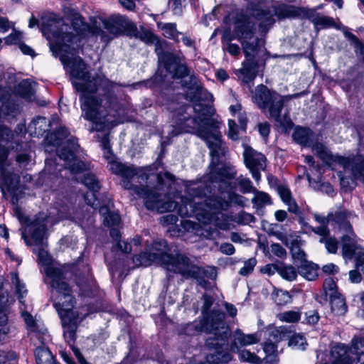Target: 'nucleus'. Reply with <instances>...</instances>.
Returning <instances> with one entry per match:
<instances>
[{"label": "nucleus", "mask_w": 364, "mask_h": 364, "mask_svg": "<svg viewBox=\"0 0 364 364\" xmlns=\"http://www.w3.org/2000/svg\"><path fill=\"white\" fill-rule=\"evenodd\" d=\"M60 60L73 78V85L82 92L80 100L82 117L93 123L92 131L100 132L107 127L116 126L120 108L117 97L107 94L103 99H99L88 94L95 93L99 86L112 89L117 84L107 78L91 77L90 73L86 70V65L79 56L63 55Z\"/></svg>", "instance_id": "nucleus-1"}, {"label": "nucleus", "mask_w": 364, "mask_h": 364, "mask_svg": "<svg viewBox=\"0 0 364 364\" xmlns=\"http://www.w3.org/2000/svg\"><path fill=\"white\" fill-rule=\"evenodd\" d=\"M111 171L122 177L121 184L125 189L132 190L136 195L144 198L146 208L156 210L160 213L176 209L177 203L169 199L165 200L166 196H163L161 193L157 192L159 190L158 186L154 189H150L147 185L144 186L149 178L146 168L119 162L112 164Z\"/></svg>", "instance_id": "nucleus-2"}, {"label": "nucleus", "mask_w": 364, "mask_h": 364, "mask_svg": "<svg viewBox=\"0 0 364 364\" xmlns=\"http://www.w3.org/2000/svg\"><path fill=\"white\" fill-rule=\"evenodd\" d=\"M153 248L156 252H144L133 257V262L136 266L147 267L152 263L163 266L168 271L180 274L186 279L193 278L200 284L205 279H214L215 274L213 269L210 271L199 267L191 261L186 255L177 254L171 255L164 253L166 250L165 241L154 242Z\"/></svg>", "instance_id": "nucleus-3"}, {"label": "nucleus", "mask_w": 364, "mask_h": 364, "mask_svg": "<svg viewBox=\"0 0 364 364\" xmlns=\"http://www.w3.org/2000/svg\"><path fill=\"white\" fill-rule=\"evenodd\" d=\"M214 316L215 321H213L214 318L207 317L199 321L187 323L181 328V333L187 336H194L200 332H206L213 336L206 340V345L215 351L208 355L207 361L203 364H223L232 359L231 355L224 350L228 348L227 340L231 334L230 328L223 321L225 314L215 313Z\"/></svg>", "instance_id": "nucleus-4"}, {"label": "nucleus", "mask_w": 364, "mask_h": 364, "mask_svg": "<svg viewBox=\"0 0 364 364\" xmlns=\"http://www.w3.org/2000/svg\"><path fill=\"white\" fill-rule=\"evenodd\" d=\"M189 108L188 106H182L174 111L176 125L173 129V135L195 132L207 143L213 154H218L222 147L221 134L218 130V122L205 116V107L201 104H196L193 107L195 112L198 114L196 117H190L187 112Z\"/></svg>", "instance_id": "nucleus-5"}, {"label": "nucleus", "mask_w": 364, "mask_h": 364, "mask_svg": "<svg viewBox=\"0 0 364 364\" xmlns=\"http://www.w3.org/2000/svg\"><path fill=\"white\" fill-rule=\"evenodd\" d=\"M46 273V282L50 284L54 306L62 320L64 338L72 346L75 340L77 329V317L73 311L75 300L73 296L72 287L63 279V273L60 269L48 268Z\"/></svg>", "instance_id": "nucleus-6"}, {"label": "nucleus", "mask_w": 364, "mask_h": 364, "mask_svg": "<svg viewBox=\"0 0 364 364\" xmlns=\"http://www.w3.org/2000/svg\"><path fill=\"white\" fill-rule=\"evenodd\" d=\"M210 191L207 186L200 184L190 189V195L193 199L182 200L183 203L178 207V213L181 217H191L196 215L198 220L203 223H214L218 225V221L224 216L223 211L228 208V200L225 196H207Z\"/></svg>", "instance_id": "nucleus-7"}, {"label": "nucleus", "mask_w": 364, "mask_h": 364, "mask_svg": "<svg viewBox=\"0 0 364 364\" xmlns=\"http://www.w3.org/2000/svg\"><path fill=\"white\" fill-rule=\"evenodd\" d=\"M256 27L252 19L249 17H244L237 19L235 22L234 35L237 39L243 49L246 60L242 63V67L257 71V63L252 54L256 52L259 43V39L255 36Z\"/></svg>", "instance_id": "nucleus-8"}, {"label": "nucleus", "mask_w": 364, "mask_h": 364, "mask_svg": "<svg viewBox=\"0 0 364 364\" xmlns=\"http://www.w3.org/2000/svg\"><path fill=\"white\" fill-rule=\"evenodd\" d=\"M252 100L270 119H274L283 127H288L291 125L289 118L284 117V122H282L281 112L284 107V97L276 91L262 84L259 85L255 88Z\"/></svg>", "instance_id": "nucleus-9"}, {"label": "nucleus", "mask_w": 364, "mask_h": 364, "mask_svg": "<svg viewBox=\"0 0 364 364\" xmlns=\"http://www.w3.org/2000/svg\"><path fill=\"white\" fill-rule=\"evenodd\" d=\"M46 225L47 218L46 215L43 213H40L36 218L31 223L28 230V231L31 232V238L36 245L34 252L38 254V259L45 266V282L50 287V284L46 282L48 279L46 270L48 268H55L62 272L63 279L68 283L65 277V272L60 267L49 265L51 259L48 251L46 250L48 246L46 242Z\"/></svg>", "instance_id": "nucleus-10"}, {"label": "nucleus", "mask_w": 364, "mask_h": 364, "mask_svg": "<svg viewBox=\"0 0 364 364\" xmlns=\"http://www.w3.org/2000/svg\"><path fill=\"white\" fill-rule=\"evenodd\" d=\"M225 146L222 144V147L219 150L218 153L213 154L210 151V155L212 156V161L210 165V182L214 183H218V188L220 191V195L213 194L215 196H225V198L228 200V207L230 206V201L232 200L234 196L232 192L231 184L228 181V179L235 178L236 172L234 168L230 166H225L221 164H215L218 161V157L220 154L224 153Z\"/></svg>", "instance_id": "nucleus-11"}, {"label": "nucleus", "mask_w": 364, "mask_h": 364, "mask_svg": "<svg viewBox=\"0 0 364 364\" xmlns=\"http://www.w3.org/2000/svg\"><path fill=\"white\" fill-rule=\"evenodd\" d=\"M297 15L295 8L292 6L284 4L282 3H275L268 11L255 10L252 13V16L243 15L238 19L244 17L251 18L254 23L255 20L259 21V31L261 33H266L274 25L276 16L278 20L289 18ZM256 25V23H255Z\"/></svg>", "instance_id": "nucleus-12"}, {"label": "nucleus", "mask_w": 364, "mask_h": 364, "mask_svg": "<svg viewBox=\"0 0 364 364\" xmlns=\"http://www.w3.org/2000/svg\"><path fill=\"white\" fill-rule=\"evenodd\" d=\"M330 361L331 364H364V337L353 338L350 350L342 343L333 346Z\"/></svg>", "instance_id": "nucleus-13"}, {"label": "nucleus", "mask_w": 364, "mask_h": 364, "mask_svg": "<svg viewBox=\"0 0 364 364\" xmlns=\"http://www.w3.org/2000/svg\"><path fill=\"white\" fill-rule=\"evenodd\" d=\"M8 156L7 149L0 144V189L4 198L8 199L9 193L11 195V203L16 204L19 199L16 192L18 188L20 177L8 169Z\"/></svg>", "instance_id": "nucleus-14"}, {"label": "nucleus", "mask_w": 364, "mask_h": 364, "mask_svg": "<svg viewBox=\"0 0 364 364\" xmlns=\"http://www.w3.org/2000/svg\"><path fill=\"white\" fill-rule=\"evenodd\" d=\"M99 20L107 31L93 27L91 32L93 35L100 36L102 41L107 43L123 34L132 26L129 20L120 14H112L107 18L100 17Z\"/></svg>", "instance_id": "nucleus-15"}, {"label": "nucleus", "mask_w": 364, "mask_h": 364, "mask_svg": "<svg viewBox=\"0 0 364 364\" xmlns=\"http://www.w3.org/2000/svg\"><path fill=\"white\" fill-rule=\"evenodd\" d=\"M70 27L61 18H53L41 26L42 33L49 41H54L60 48L73 41L75 35L69 31Z\"/></svg>", "instance_id": "nucleus-16"}, {"label": "nucleus", "mask_w": 364, "mask_h": 364, "mask_svg": "<svg viewBox=\"0 0 364 364\" xmlns=\"http://www.w3.org/2000/svg\"><path fill=\"white\" fill-rule=\"evenodd\" d=\"M243 158L246 167L250 170L253 178L258 181L261 178L260 171L266 167V158L247 144H243Z\"/></svg>", "instance_id": "nucleus-17"}, {"label": "nucleus", "mask_w": 364, "mask_h": 364, "mask_svg": "<svg viewBox=\"0 0 364 364\" xmlns=\"http://www.w3.org/2000/svg\"><path fill=\"white\" fill-rule=\"evenodd\" d=\"M78 148V144L75 139L66 141V144L57 150V154L60 159L68 163V168L73 173H78L85 168L83 162L75 159V152Z\"/></svg>", "instance_id": "nucleus-18"}, {"label": "nucleus", "mask_w": 364, "mask_h": 364, "mask_svg": "<svg viewBox=\"0 0 364 364\" xmlns=\"http://www.w3.org/2000/svg\"><path fill=\"white\" fill-rule=\"evenodd\" d=\"M233 336L234 340L230 346L231 351H238L239 347L250 346L259 342L257 334H245L240 329H237Z\"/></svg>", "instance_id": "nucleus-19"}, {"label": "nucleus", "mask_w": 364, "mask_h": 364, "mask_svg": "<svg viewBox=\"0 0 364 364\" xmlns=\"http://www.w3.org/2000/svg\"><path fill=\"white\" fill-rule=\"evenodd\" d=\"M167 61L165 62V67L170 73H173V77L183 78L189 75L188 68L185 64L178 63V58L171 53L167 55Z\"/></svg>", "instance_id": "nucleus-20"}, {"label": "nucleus", "mask_w": 364, "mask_h": 364, "mask_svg": "<svg viewBox=\"0 0 364 364\" xmlns=\"http://www.w3.org/2000/svg\"><path fill=\"white\" fill-rule=\"evenodd\" d=\"M346 168L351 170L353 176L356 178L364 180V159L358 156L352 160L350 159L341 158L340 160Z\"/></svg>", "instance_id": "nucleus-21"}, {"label": "nucleus", "mask_w": 364, "mask_h": 364, "mask_svg": "<svg viewBox=\"0 0 364 364\" xmlns=\"http://www.w3.org/2000/svg\"><path fill=\"white\" fill-rule=\"evenodd\" d=\"M342 255L345 259H351L353 257L356 249L355 235L353 232L350 234H344L341 237Z\"/></svg>", "instance_id": "nucleus-22"}, {"label": "nucleus", "mask_w": 364, "mask_h": 364, "mask_svg": "<svg viewBox=\"0 0 364 364\" xmlns=\"http://www.w3.org/2000/svg\"><path fill=\"white\" fill-rule=\"evenodd\" d=\"M292 137L294 140L305 146H311L314 140V133L306 128L297 127L295 129Z\"/></svg>", "instance_id": "nucleus-23"}, {"label": "nucleus", "mask_w": 364, "mask_h": 364, "mask_svg": "<svg viewBox=\"0 0 364 364\" xmlns=\"http://www.w3.org/2000/svg\"><path fill=\"white\" fill-rule=\"evenodd\" d=\"M285 244L287 246L289 247L294 258L301 260V262L306 260V254L301 249L304 241L299 236L291 237L289 241H286Z\"/></svg>", "instance_id": "nucleus-24"}, {"label": "nucleus", "mask_w": 364, "mask_h": 364, "mask_svg": "<svg viewBox=\"0 0 364 364\" xmlns=\"http://www.w3.org/2000/svg\"><path fill=\"white\" fill-rule=\"evenodd\" d=\"M318 267L313 262L304 260L299 267V274L307 280L312 281L318 277Z\"/></svg>", "instance_id": "nucleus-25"}, {"label": "nucleus", "mask_w": 364, "mask_h": 364, "mask_svg": "<svg viewBox=\"0 0 364 364\" xmlns=\"http://www.w3.org/2000/svg\"><path fill=\"white\" fill-rule=\"evenodd\" d=\"M157 26L161 31L162 35L164 37L173 40L177 43L180 41L178 36L183 35V33L177 30L175 23L158 22Z\"/></svg>", "instance_id": "nucleus-26"}, {"label": "nucleus", "mask_w": 364, "mask_h": 364, "mask_svg": "<svg viewBox=\"0 0 364 364\" xmlns=\"http://www.w3.org/2000/svg\"><path fill=\"white\" fill-rule=\"evenodd\" d=\"M340 230L345 231L346 234H350L353 232L352 226L350 224L347 213L344 211L336 212L332 213V220Z\"/></svg>", "instance_id": "nucleus-27"}, {"label": "nucleus", "mask_w": 364, "mask_h": 364, "mask_svg": "<svg viewBox=\"0 0 364 364\" xmlns=\"http://www.w3.org/2000/svg\"><path fill=\"white\" fill-rule=\"evenodd\" d=\"M34 355L36 364H55V359L52 353L44 346L36 348Z\"/></svg>", "instance_id": "nucleus-28"}, {"label": "nucleus", "mask_w": 364, "mask_h": 364, "mask_svg": "<svg viewBox=\"0 0 364 364\" xmlns=\"http://www.w3.org/2000/svg\"><path fill=\"white\" fill-rule=\"evenodd\" d=\"M104 218L103 223L108 227H115L120 223V216L116 212H111L107 206H102L99 210Z\"/></svg>", "instance_id": "nucleus-29"}, {"label": "nucleus", "mask_w": 364, "mask_h": 364, "mask_svg": "<svg viewBox=\"0 0 364 364\" xmlns=\"http://www.w3.org/2000/svg\"><path fill=\"white\" fill-rule=\"evenodd\" d=\"M100 146L102 148L104 153V157L107 161L108 167L109 171H111V166L112 164H118L119 162L116 160V156L113 154L112 150L111 149L109 138L108 134H105L100 140Z\"/></svg>", "instance_id": "nucleus-30"}, {"label": "nucleus", "mask_w": 364, "mask_h": 364, "mask_svg": "<svg viewBox=\"0 0 364 364\" xmlns=\"http://www.w3.org/2000/svg\"><path fill=\"white\" fill-rule=\"evenodd\" d=\"M208 92L200 85L195 82V86L191 88L186 93V97L191 101L199 102L206 98Z\"/></svg>", "instance_id": "nucleus-31"}, {"label": "nucleus", "mask_w": 364, "mask_h": 364, "mask_svg": "<svg viewBox=\"0 0 364 364\" xmlns=\"http://www.w3.org/2000/svg\"><path fill=\"white\" fill-rule=\"evenodd\" d=\"M203 300V306L201 309L202 315H203V319H205L207 317L213 318V314L215 313H219V314H223V312H220V311L213 310L212 311H210V309L213 304L214 299L208 295V294H204L202 297ZM213 321H215V317L214 316Z\"/></svg>", "instance_id": "nucleus-32"}, {"label": "nucleus", "mask_w": 364, "mask_h": 364, "mask_svg": "<svg viewBox=\"0 0 364 364\" xmlns=\"http://www.w3.org/2000/svg\"><path fill=\"white\" fill-rule=\"evenodd\" d=\"M301 312L299 310H289L277 314L279 321L285 323H297L300 321Z\"/></svg>", "instance_id": "nucleus-33"}, {"label": "nucleus", "mask_w": 364, "mask_h": 364, "mask_svg": "<svg viewBox=\"0 0 364 364\" xmlns=\"http://www.w3.org/2000/svg\"><path fill=\"white\" fill-rule=\"evenodd\" d=\"M329 298L331 304V310L335 315H343L347 311V306L343 298L336 295Z\"/></svg>", "instance_id": "nucleus-34"}, {"label": "nucleus", "mask_w": 364, "mask_h": 364, "mask_svg": "<svg viewBox=\"0 0 364 364\" xmlns=\"http://www.w3.org/2000/svg\"><path fill=\"white\" fill-rule=\"evenodd\" d=\"M16 92L23 98L30 99L34 94L32 82L28 80L21 81L16 87Z\"/></svg>", "instance_id": "nucleus-35"}, {"label": "nucleus", "mask_w": 364, "mask_h": 364, "mask_svg": "<svg viewBox=\"0 0 364 364\" xmlns=\"http://www.w3.org/2000/svg\"><path fill=\"white\" fill-rule=\"evenodd\" d=\"M278 274L284 279L291 282L296 279L297 271L291 265L279 264Z\"/></svg>", "instance_id": "nucleus-36"}, {"label": "nucleus", "mask_w": 364, "mask_h": 364, "mask_svg": "<svg viewBox=\"0 0 364 364\" xmlns=\"http://www.w3.org/2000/svg\"><path fill=\"white\" fill-rule=\"evenodd\" d=\"M272 297L277 305H286L291 301V296L287 291L274 289Z\"/></svg>", "instance_id": "nucleus-37"}, {"label": "nucleus", "mask_w": 364, "mask_h": 364, "mask_svg": "<svg viewBox=\"0 0 364 364\" xmlns=\"http://www.w3.org/2000/svg\"><path fill=\"white\" fill-rule=\"evenodd\" d=\"M311 21L318 28H325L335 25L332 18L318 14L311 16Z\"/></svg>", "instance_id": "nucleus-38"}, {"label": "nucleus", "mask_w": 364, "mask_h": 364, "mask_svg": "<svg viewBox=\"0 0 364 364\" xmlns=\"http://www.w3.org/2000/svg\"><path fill=\"white\" fill-rule=\"evenodd\" d=\"M312 151L323 161L331 160L332 156L328 149L321 143H316L312 146Z\"/></svg>", "instance_id": "nucleus-39"}, {"label": "nucleus", "mask_w": 364, "mask_h": 364, "mask_svg": "<svg viewBox=\"0 0 364 364\" xmlns=\"http://www.w3.org/2000/svg\"><path fill=\"white\" fill-rule=\"evenodd\" d=\"M82 183L92 192H97L100 189L99 181L92 173H87L84 176Z\"/></svg>", "instance_id": "nucleus-40"}, {"label": "nucleus", "mask_w": 364, "mask_h": 364, "mask_svg": "<svg viewBox=\"0 0 364 364\" xmlns=\"http://www.w3.org/2000/svg\"><path fill=\"white\" fill-rule=\"evenodd\" d=\"M289 346L298 350H305L307 342L305 337L300 333L293 335L289 341Z\"/></svg>", "instance_id": "nucleus-41"}, {"label": "nucleus", "mask_w": 364, "mask_h": 364, "mask_svg": "<svg viewBox=\"0 0 364 364\" xmlns=\"http://www.w3.org/2000/svg\"><path fill=\"white\" fill-rule=\"evenodd\" d=\"M254 193L255 196L252 199V202L255 205L259 207H262L266 205L271 204V199L267 193L264 192L258 191L257 189L256 192H254Z\"/></svg>", "instance_id": "nucleus-42"}, {"label": "nucleus", "mask_w": 364, "mask_h": 364, "mask_svg": "<svg viewBox=\"0 0 364 364\" xmlns=\"http://www.w3.org/2000/svg\"><path fill=\"white\" fill-rule=\"evenodd\" d=\"M299 223L306 227L307 230L314 232L315 234L321 236V237H327L330 235V230L326 225H320L318 227L314 228L306 223H304L301 218H300Z\"/></svg>", "instance_id": "nucleus-43"}, {"label": "nucleus", "mask_w": 364, "mask_h": 364, "mask_svg": "<svg viewBox=\"0 0 364 364\" xmlns=\"http://www.w3.org/2000/svg\"><path fill=\"white\" fill-rule=\"evenodd\" d=\"M136 36L147 44H151L153 42H156L157 38L150 30L144 28H141L140 31H137Z\"/></svg>", "instance_id": "nucleus-44"}, {"label": "nucleus", "mask_w": 364, "mask_h": 364, "mask_svg": "<svg viewBox=\"0 0 364 364\" xmlns=\"http://www.w3.org/2000/svg\"><path fill=\"white\" fill-rule=\"evenodd\" d=\"M319 242L324 244L328 252L334 254L338 250V241L331 235L327 237H320Z\"/></svg>", "instance_id": "nucleus-45"}, {"label": "nucleus", "mask_w": 364, "mask_h": 364, "mask_svg": "<svg viewBox=\"0 0 364 364\" xmlns=\"http://www.w3.org/2000/svg\"><path fill=\"white\" fill-rule=\"evenodd\" d=\"M11 280L12 283L16 287V292L18 294V299L21 302L24 294L27 292L25 284L20 281L19 277L16 273H11Z\"/></svg>", "instance_id": "nucleus-46"}, {"label": "nucleus", "mask_w": 364, "mask_h": 364, "mask_svg": "<svg viewBox=\"0 0 364 364\" xmlns=\"http://www.w3.org/2000/svg\"><path fill=\"white\" fill-rule=\"evenodd\" d=\"M286 331L284 326L271 328L269 332V340L274 343L283 340L286 336Z\"/></svg>", "instance_id": "nucleus-47"}, {"label": "nucleus", "mask_w": 364, "mask_h": 364, "mask_svg": "<svg viewBox=\"0 0 364 364\" xmlns=\"http://www.w3.org/2000/svg\"><path fill=\"white\" fill-rule=\"evenodd\" d=\"M29 127H34L35 129H38V133L40 134L41 132L48 131V127H49V124H47V119L46 117H38L31 122Z\"/></svg>", "instance_id": "nucleus-48"}, {"label": "nucleus", "mask_w": 364, "mask_h": 364, "mask_svg": "<svg viewBox=\"0 0 364 364\" xmlns=\"http://www.w3.org/2000/svg\"><path fill=\"white\" fill-rule=\"evenodd\" d=\"M237 352L239 353V358L242 361H247L254 364H258L260 363L259 358L247 350H238Z\"/></svg>", "instance_id": "nucleus-49"}, {"label": "nucleus", "mask_w": 364, "mask_h": 364, "mask_svg": "<svg viewBox=\"0 0 364 364\" xmlns=\"http://www.w3.org/2000/svg\"><path fill=\"white\" fill-rule=\"evenodd\" d=\"M257 260L255 257L248 259L244 262L243 267L240 269L239 274L243 277L247 276L254 270Z\"/></svg>", "instance_id": "nucleus-50"}, {"label": "nucleus", "mask_w": 364, "mask_h": 364, "mask_svg": "<svg viewBox=\"0 0 364 364\" xmlns=\"http://www.w3.org/2000/svg\"><path fill=\"white\" fill-rule=\"evenodd\" d=\"M323 290L326 293V296L332 297L336 294V284L335 281L331 278H326L323 282Z\"/></svg>", "instance_id": "nucleus-51"}, {"label": "nucleus", "mask_w": 364, "mask_h": 364, "mask_svg": "<svg viewBox=\"0 0 364 364\" xmlns=\"http://www.w3.org/2000/svg\"><path fill=\"white\" fill-rule=\"evenodd\" d=\"M151 44L155 46V52L159 56V60L167 61V54L164 53V48L166 46V42L165 41L161 40L158 37L156 38V42H153Z\"/></svg>", "instance_id": "nucleus-52"}, {"label": "nucleus", "mask_w": 364, "mask_h": 364, "mask_svg": "<svg viewBox=\"0 0 364 364\" xmlns=\"http://www.w3.org/2000/svg\"><path fill=\"white\" fill-rule=\"evenodd\" d=\"M13 32L5 38V42L8 45L20 44L23 38L21 32L16 31L14 28Z\"/></svg>", "instance_id": "nucleus-53"}, {"label": "nucleus", "mask_w": 364, "mask_h": 364, "mask_svg": "<svg viewBox=\"0 0 364 364\" xmlns=\"http://www.w3.org/2000/svg\"><path fill=\"white\" fill-rule=\"evenodd\" d=\"M241 191L243 193L256 192V188L252 186L251 181L247 178H240L238 181Z\"/></svg>", "instance_id": "nucleus-54"}, {"label": "nucleus", "mask_w": 364, "mask_h": 364, "mask_svg": "<svg viewBox=\"0 0 364 364\" xmlns=\"http://www.w3.org/2000/svg\"><path fill=\"white\" fill-rule=\"evenodd\" d=\"M240 72L242 75V81L245 83H249L253 81L257 76L255 70H248V68H245L243 67L240 70Z\"/></svg>", "instance_id": "nucleus-55"}, {"label": "nucleus", "mask_w": 364, "mask_h": 364, "mask_svg": "<svg viewBox=\"0 0 364 364\" xmlns=\"http://www.w3.org/2000/svg\"><path fill=\"white\" fill-rule=\"evenodd\" d=\"M228 135L230 139H231L232 140H234V141L237 140L239 138L238 133L237 131V124H236L235 120H233V119L228 120Z\"/></svg>", "instance_id": "nucleus-56"}, {"label": "nucleus", "mask_w": 364, "mask_h": 364, "mask_svg": "<svg viewBox=\"0 0 364 364\" xmlns=\"http://www.w3.org/2000/svg\"><path fill=\"white\" fill-rule=\"evenodd\" d=\"M271 251L277 257L285 258L287 257L286 250L279 244L274 243L271 245Z\"/></svg>", "instance_id": "nucleus-57"}, {"label": "nucleus", "mask_w": 364, "mask_h": 364, "mask_svg": "<svg viewBox=\"0 0 364 364\" xmlns=\"http://www.w3.org/2000/svg\"><path fill=\"white\" fill-rule=\"evenodd\" d=\"M279 194L282 200V201L286 203H289V200H292L291 191L289 188L285 186H279L278 187Z\"/></svg>", "instance_id": "nucleus-58"}, {"label": "nucleus", "mask_w": 364, "mask_h": 364, "mask_svg": "<svg viewBox=\"0 0 364 364\" xmlns=\"http://www.w3.org/2000/svg\"><path fill=\"white\" fill-rule=\"evenodd\" d=\"M95 193L96 192L91 191V193H87L85 196V202L87 203V204L90 205L94 209H96L98 205L97 199Z\"/></svg>", "instance_id": "nucleus-59"}, {"label": "nucleus", "mask_w": 364, "mask_h": 364, "mask_svg": "<svg viewBox=\"0 0 364 364\" xmlns=\"http://www.w3.org/2000/svg\"><path fill=\"white\" fill-rule=\"evenodd\" d=\"M319 319V316L316 311H310L306 313V322L308 324L314 325Z\"/></svg>", "instance_id": "nucleus-60"}, {"label": "nucleus", "mask_w": 364, "mask_h": 364, "mask_svg": "<svg viewBox=\"0 0 364 364\" xmlns=\"http://www.w3.org/2000/svg\"><path fill=\"white\" fill-rule=\"evenodd\" d=\"M113 248L125 253H129L132 251L131 245L125 241H118L114 245Z\"/></svg>", "instance_id": "nucleus-61"}, {"label": "nucleus", "mask_w": 364, "mask_h": 364, "mask_svg": "<svg viewBox=\"0 0 364 364\" xmlns=\"http://www.w3.org/2000/svg\"><path fill=\"white\" fill-rule=\"evenodd\" d=\"M314 218L316 222L321 224V225L328 226V224L331 222L332 213L328 214L326 217L315 213L314 215Z\"/></svg>", "instance_id": "nucleus-62"}, {"label": "nucleus", "mask_w": 364, "mask_h": 364, "mask_svg": "<svg viewBox=\"0 0 364 364\" xmlns=\"http://www.w3.org/2000/svg\"><path fill=\"white\" fill-rule=\"evenodd\" d=\"M220 252L226 255H232L235 253V247L231 243L224 242L220 246Z\"/></svg>", "instance_id": "nucleus-63"}, {"label": "nucleus", "mask_w": 364, "mask_h": 364, "mask_svg": "<svg viewBox=\"0 0 364 364\" xmlns=\"http://www.w3.org/2000/svg\"><path fill=\"white\" fill-rule=\"evenodd\" d=\"M225 47L226 50L232 55L237 56L240 53V48L237 44L228 43Z\"/></svg>", "instance_id": "nucleus-64"}]
</instances>
